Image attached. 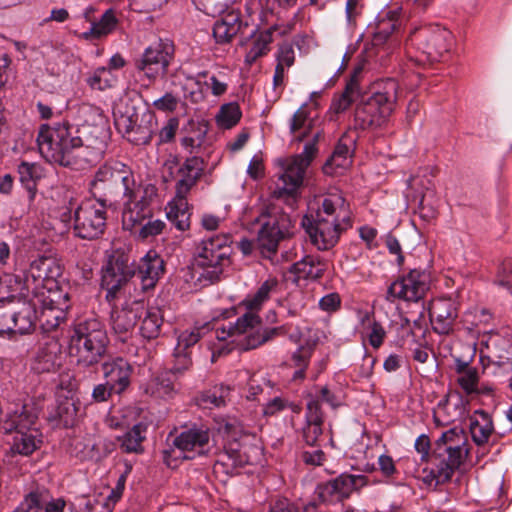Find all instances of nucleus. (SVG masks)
I'll return each mask as SVG.
<instances>
[{
  "mask_svg": "<svg viewBox=\"0 0 512 512\" xmlns=\"http://www.w3.org/2000/svg\"><path fill=\"white\" fill-rule=\"evenodd\" d=\"M10 435L11 439L8 443L12 455L29 456L39 449L42 443L39 429L28 430V432L18 431Z\"/></svg>",
  "mask_w": 512,
  "mask_h": 512,
  "instance_id": "2f4dec72",
  "label": "nucleus"
},
{
  "mask_svg": "<svg viewBox=\"0 0 512 512\" xmlns=\"http://www.w3.org/2000/svg\"><path fill=\"white\" fill-rule=\"evenodd\" d=\"M229 241L230 238L225 235L210 237L202 241L195 259V265L204 270L200 274L199 280L204 278L209 283L219 280L223 267L229 263Z\"/></svg>",
  "mask_w": 512,
  "mask_h": 512,
  "instance_id": "9d476101",
  "label": "nucleus"
},
{
  "mask_svg": "<svg viewBox=\"0 0 512 512\" xmlns=\"http://www.w3.org/2000/svg\"><path fill=\"white\" fill-rule=\"evenodd\" d=\"M173 56V43L169 40L160 39L158 42L147 47L143 54L135 59V69L145 81L143 83L145 88H148L158 77H163L167 74Z\"/></svg>",
  "mask_w": 512,
  "mask_h": 512,
  "instance_id": "9b49d317",
  "label": "nucleus"
},
{
  "mask_svg": "<svg viewBox=\"0 0 512 512\" xmlns=\"http://www.w3.org/2000/svg\"><path fill=\"white\" fill-rule=\"evenodd\" d=\"M106 381L114 387L115 393H122L130 384L132 367L125 359L117 357L102 363Z\"/></svg>",
  "mask_w": 512,
  "mask_h": 512,
  "instance_id": "c85d7f7f",
  "label": "nucleus"
},
{
  "mask_svg": "<svg viewBox=\"0 0 512 512\" xmlns=\"http://www.w3.org/2000/svg\"><path fill=\"white\" fill-rule=\"evenodd\" d=\"M135 185L131 169L121 162H111L100 167L91 182L93 195L100 198L123 193L127 195Z\"/></svg>",
  "mask_w": 512,
  "mask_h": 512,
  "instance_id": "1a4fd4ad",
  "label": "nucleus"
},
{
  "mask_svg": "<svg viewBox=\"0 0 512 512\" xmlns=\"http://www.w3.org/2000/svg\"><path fill=\"white\" fill-rule=\"evenodd\" d=\"M126 196L128 201L122 213V224L125 230L135 232L145 220L152 217L150 205L156 196V188L151 185L134 188Z\"/></svg>",
  "mask_w": 512,
  "mask_h": 512,
  "instance_id": "dca6fc26",
  "label": "nucleus"
},
{
  "mask_svg": "<svg viewBox=\"0 0 512 512\" xmlns=\"http://www.w3.org/2000/svg\"><path fill=\"white\" fill-rule=\"evenodd\" d=\"M144 312L145 304L141 300L126 301L120 308L114 307L110 316L113 332L125 341Z\"/></svg>",
  "mask_w": 512,
  "mask_h": 512,
  "instance_id": "b1692460",
  "label": "nucleus"
},
{
  "mask_svg": "<svg viewBox=\"0 0 512 512\" xmlns=\"http://www.w3.org/2000/svg\"><path fill=\"white\" fill-rule=\"evenodd\" d=\"M450 32L439 26L416 29L410 35V42L427 56L430 61H439L449 50Z\"/></svg>",
  "mask_w": 512,
  "mask_h": 512,
  "instance_id": "6ab92c4d",
  "label": "nucleus"
},
{
  "mask_svg": "<svg viewBox=\"0 0 512 512\" xmlns=\"http://www.w3.org/2000/svg\"><path fill=\"white\" fill-rule=\"evenodd\" d=\"M336 487L337 486L334 484L333 480H330L323 484H319L316 489L319 499L324 503L341 501V498L338 497V492L336 491L337 490Z\"/></svg>",
  "mask_w": 512,
  "mask_h": 512,
  "instance_id": "bf43d9fd",
  "label": "nucleus"
},
{
  "mask_svg": "<svg viewBox=\"0 0 512 512\" xmlns=\"http://www.w3.org/2000/svg\"><path fill=\"white\" fill-rule=\"evenodd\" d=\"M484 344L488 351V364L484 370L495 375L500 370V375L512 377V336L491 333Z\"/></svg>",
  "mask_w": 512,
  "mask_h": 512,
  "instance_id": "a211bd4d",
  "label": "nucleus"
},
{
  "mask_svg": "<svg viewBox=\"0 0 512 512\" xmlns=\"http://www.w3.org/2000/svg\"><path fill=\"white\" fill-rule=\"evenodd\" d=\"M177 378L170 370L161 371L152 382L153 394L161 398L170 396L175 391Z\"/></svg>",
  "mask_w": 512,
  "mask_h": 512,
  "instance_id": "a18cd8bd",
  "label": "nucleus"
},
{
  "mask_svg": "<svg viewBox=\"0 0 512 512\" xmlns=\"http://www.w3.org/2000/svg\"><path fill=\"white\" fill-rule=\"evenodd\" d=\"M51 305L52 299L44 298L43 294H32L30 298L19 300L17 306L12 304L13 333L31 332L38 318V307L47 308Z\"/></svg>",
  "mask_w": 512,
  "mask_h": 512,
  "instance_id": "aec40b11",
  "label": "nucleus"
},
{
  "mask_svg": "<svg viewBox=\"0 0 512 512\" xmlns=\"http://www.w3.org/2000/svg\"><path fill=\"white\" fill-rule=\"evenodd\" d=\"M311 128V124L308 123V112L303 108H299L293 115L290 131L296 133L301 129H305V132L298 136L297 140L302 141L306 136L308 130Z\"/></svg>",
  "mask_w": 512,
  "mask_h": 512,
  "instance_id": "864d4df0",
  "label": "nucleus"
},
{
  "mask_svg": "<svg viewBox=\"0 0 512 512\" xmlns=\"http://www.w3.org/2000/svg\"><path fill=\"white\" fill-rule=\"evenodd\" d=\"M369 326L371 329L368 334L369 343L372 347L379 348L383 343L386 332L383 326L376 321H373Z\"/></svg>",
  "mask_w": 512,
  "mask_h": 512,
  "instance_id": "69168bd1",
  "label": "nucleus"
},
{
  "mask_svg": "<svg viewBox=\"0 0 512 512\" xmlns=\"http://www.w3.org/2000/svg\"><path fill=\"white\" fill-rule=\"evenodd\" d=\"M351 225L348 206L340 195L325 198L314 214L305 215L302 219L311 243L319 250L334 247L341 233Z\"/></svg>",
  "mask_w": 512,
  "mask_h": 512,
  "instance_id": "f03ea898",
  "label": "nucleus"
},
{
  "mask_svg": "<svg viewBox=\"0 0 512 512\" xmlns=\"http://www.w3.org/2000/svg\"><path fill=\"white\" fill-rule=\"evenodd\" d=\"M209 439L208 430L192 428L183 431L173 439L174 449L164 451L165 459L171 454L175 459H193L195 454L203 455Z\"/></svg>",
  "mask_w": 512,
  "mask_h": 512,
  "instance_id": "4be33fe9",
  "label": "nucleus"
},
{
  "mask_svg": "<svg viewBox=\"0 0 512 512\" xmlns=\"http://www.w3.org/2000/svg\"><path fill=\"white\" fill-rule=\"evenodd\" d=\"M241 110L237 103L224 104L216 116L217 123L224 129L235 126L241 118Z\"/></svg>",
  "mask_w": 512,
  "mask_h": 512,
  "instance_id": "49530a36",
  "label": "nucleus"
},
{
  "mask_svg": "<svg viewBox=\"0 0 512 512\" xmlns=\"http://www.w3.org/2000/svg\"><path fill=\"white\" fill-rule=\"evenodd\" d=\"M109 70L101 67L95 70L94 74L88 78L87 82L92 89L103 91L112 86L110 79L105 77L109 74Z\"/></svg>",
  "mask_w": 512,
  "mask_h": 512,
  "instance_id": "052dcab7",
  "label": "nucleus"
},
{
  "mask_svg": "<svg viewBox=\"0 0 512 512\" xmlns=\"http://www.w3.org/2000/svg\"><path fill=\"white\" fill-rule=\"evenodd\" d=\"M261 223L257 243L264 257L271 259L276 254L279 242L283 240L292 226L291 217L276 204L265 208L255 219Z\"/></svg>",
  "mask_w": 512,
  "mask_h": 512,
  "instance_id": "0eeeda50",
  "label": "nucleus"
},
{
  "mask_svg": "<svg viewBox=\"0 0 512 512\" xmlns=\"http://www.w3.org/2000/svg\"><path fill=\"white\" fill-rule=\"evenodd\" d=\"M306 423L302 428V437L307 445L316 446L319 437L323 433L324 413L321 408L320 400L310 396L306 404L305 413Z\"/></svg>",
  "mask_w": 512,
  "mask_h": 512,
  "instance_id": "cd10ccee",
  "label": "nucleus"
},
{
  "mask_svg": "<svg viewBox=\"0 0 512 512\" xmlns=\"http://www.w3.org/2000/svg\"><path fill=\"white\" fill-rule=\"evenodd\" d=\"M260 457V448L249 443V439L244 437L240 440L229 441L223 451L217 454L214 467L216 470L222 469L225 474L229 475L239 467L257 463Z\"/></svg>",
  "mask_w": 512,
  "mask_h": 512,
  "instance_id": "ddd939ff",
  "label": "nucleus"
},
{
  "mask_svg": "<svg viewBox=\"0 0 512 512\" xmlns=\"http://www.w3.org/2000/svg\"><path fill=\"white\" fill-rule=\"evenodd\" d=\"M72 346L77 352L79 373L97 374V365L105 358L109 338L103 323L89 318L77 323L71 337Z\"/></svg>",
  "mask_w": 512,
  "mask_h": 512,
  "instance_id": "7ed1b4c3",
  "label": "nucleus"
},
{
  "mask_svg": "<svg viewBox=\"0 0 512 512\" xmlns=\"http://www.w3.org/2000/svg\"><path fill=\"white\" fill-rule=\"evenodd\" d=\"M289 271L296 276L295 281H299L300 279L316 280L322 277L325 271V264L319 257L307 255L300 261L294 263Z\"/></svg>",
  "mask_w": 512,
  "mask_h": 512,
  "instance_id": "72a5a7b5",
  "label": "nucleus"
},
{
  "mask_svg": "<svg viewBox=\"0 0 512 512\" xmlns=\"http://www.w3.org/2000/svg\"><path fill=\"white\" fill-rule=\"evenodd\" d=\"M116 25V18L112 10H107L101 17L100 21L94 23L85 37L100 38L101 36L109 34Z\"/></svg>",
  "mask_w": 512,
  "mask_h": 512,
  "instance_id": "8fccbe9b",
  "label": "nucleus"
},
{
  "mask_svg": "<svg viewBox=\"0 0 512 512\" xmlns=\"http://www.w3.org/2000/svg\"><path fill=\"white\" fill-rule=\"evenodd\" d=\"M348 137L343 136L336 145L333 154L323 166L325 174L334 175L338 169H345L351 163V143H347Z\"/></svg>",
  "mask_w": 512,
  "mask_h": 512,
  "instance_id": "f704fd0d",
  "label": "nucleus"
},
{
  "mask_svg": "<svg viewBox=\"0 0 512 512\" xmlns=\"http://www.w3.org/2000/svg\"><path fill=\"white\" fill-rule=\"evenodd\" d=\"M242 21L239 14L230 12L217 20L213 27V36L217 43L226 44L239 33Z\"/></svg>",
  "mask_w": 512,
  "mask_h": 512,
  "instance_id": "473e14b6",
  "label": "nucleus"
},
{
  "mask_svg": "<svg viewBox=\"0 0 512 512\" xmlns=\"http://www.w3.org/2000/svg\"><path fill=\"white\" fill-rule=\"evenodd\" d=\"M360 73V67L355 69L353 75L351 76L349 82L346 85L343 94L333 102L332 107L336 113H341L347 110L350 107V105L359 97L360 89L358 75Z\"/></svg>",
  "mask_w": 512,
  "mask_h": 512,
  "instance_id": "e433bc0d",
  "label": "nucleus"
},
{
  "mask_svg": "<svg viewBox=\"0 0 512 512\" xmlns=\"http://www.w3.org/2000/svg\"><path fill=\"white\" fill-rule=\"evenodd\" d=\"M320 132L313 136V141L304 146L302 154L291 158L284 173L280 176L282 186H278L273 192V198L285 199L286 203L293 209L296 202V192L301 186L305 170L317 154L316 143L320 138Z\"/></svg>",
  "mask_w": 512,
  "mask_h": 512,
  "instance_id": "6e6552de",
  "label": "nucleus"
},
{
  "mask_svg": "<svg viewBox=\"0 0 512 512\" xmlns=\"http://www.w3.org/2000/svg\"><path fill=\"white\" fill-rule=\"evenodd\" d=\"M78 409V405L73 398L59 397L54 414L51 417L67 428L74 424Z\"/></svg>",
  "mask_w": 512,
  "mask_h": 512,
  "instance_id": "4c0bfd02",
  "label": "nucleus"
},
{
  "mask_svg": "<svg viewBox=\"0 0 512 512\" xmlns=\"http://www.w3.org/2000/svg\"><path fill=\"white\" fill-rule=\"evenodd\" d=\"M282 333V327H262L260 325V318L251 312L239 317L234 324L230 323L227 329H222V334H227V336L247 334L241 342L242 349L246 351L255 349ZM217 338L224 340L226 336L217 333Z\"/></svg>",
  "mask_w": 512,
  "mask_h": 512,
  "instance_id": "f8f14e48",
  "label": "nucleus"
},
{
  "mask_svg": "<svg viewBox=\"0 0 512 512\" xmlns=\"http://www.w3.org/2000/svg\"><path fill=\"white\" fill-rule=\"evenodd\" d=\"M139 115L134 108L126 109L124 112L117 108L114 111V123L117 130L134 145H147L150 143L155 132V124L152 116H142L138 123Z\"/></svg>",
  "mask_w": 512,
  "mask_h": 512,
  "instance_id": "4468645a",
  "label": "nucleus"
},
{
  "mask_svg": "<svg viewBox=\"0 0 512 512\" xmlns=\"http://www.w3.org/2000/svg\"><path fill=\"white\" fill-rule=\"evenodd\" d=\"M429 316L434 331L447 335L453 331L458 316L456 304L450 298L435 299L430 304Z\"/></svg>",
  "mask_w": 512,
  "mask_h": 512,
  "instance_id": "a878e982",
  "label": "nucleus"
},
{
  "mask_svg": "<svg viewBox=\"0 0 512 512\" xmlns=\"http://www.w3.org/2000/svg\"><path fill=\"white\" fill-rule=\"evenodd\" d=\"M32 282V294H43L46 299L51 298V288H46L62 275L61 265L51 257H40L34 260L27 271Z\"/></svg>",
  "mask_w": 512,
  "mask_h": 512,
  "instance_id": "412c9836",
  "label": "nucleus"
},
{
  "mask_svg": "<svg viewBox=\"0 0 512 512\" xmlns=\"http://www.w3.org/2000/svg\"><path fill=\"white\" fill-rule=\"evenodd\" d=\"M37 143L39 152L50 163L71 166L83 160L80 136H73L67 122L40 127Z\"/></svg>",
  "mask_w": 512,
  "mask_h": 512,
  "instance_id": "20e7f679",
  "label": "nucleus"
},
{
  "mask_svg": "<svg viewBox=\"0 0 512 512\" xmlns=\"http://www.w3.org/2000/svg\"><path fill=\"white\" fill-rule=\"evenodd\" d=\"M468 455L465 434L462 429L452 428L444 432L435 442L432 457L438 462L431 475L436 484H444L451 480L454 472L459 469Z\"/></svg>",
  "mask_w": 512,
  "mask_h": 512,
  "instance_id": "423d86ee",
  "label": "nucleus"
},
{
  "mask_svg": "<svg viewBox=\"0 0 512 512\" xmlns=\"http://www.w3.org/2000/svg\"><path fill=\"white\" fill-rule=\"evenodd\" d=\"M55 349L56 344L45 345L39 348L32 364V369L36 373L51 372L57 368L58 356Z\"/></svg>",
  "mask_w": 512,
  "mask_h": 512,
  "instance_id": "58836bf2",
  "label": "nucleus"
},
{
  "mask_svg": "<svg viewBox=\"0 0 512 512\" xmlns=\"http://www.w3.org/2000/svg\"><path fill=\"white\" fill-rule=\"evenodd\" d=\"M165 228V222L159 219L151 220L150 218L146 223H142L134 232L138 234L139 238L147 239L149 237H154L162 233Z\"/></svg>",
  "mask_w": 512,
  "mask_h": 512,
  "instance_id": "5fc2aeb1",
  "label": "nucleus"
},
{
  "mask_svg": "<svg viewBox=\"0 0 512 512\" xmlns=\"http://www.w3.org/2000/svg\"><path fill=\"white\" fill-rule=\"evenodd\" d=\"M460 376L458 377V383L461 388L467 393L471 394L477 392L478 384V373L475 368L469 367L466 363L458 365L457 369Z\"/></svg>",
  "mask_w": 512,
  "mask_h": 512,
  "instance_id": "de8ad7c7",
  "label": "nucleus"
},
{
  "mask_svg": "<svg viewBox=\"0 0 512 512\" xmlns=\"http://www.w3.org/2000/svg\"><path fill=\"white\" fill-rule=\"evenodd\" d=\"M12 303L0 300V335L4 333H13L12 323Z\"/></svg>",
  "mask_w": 512,
  "mask_h": 512,
  "instance_id": "13d9d810",
  "label": "nucleus"
},
{
  "mask_svg": "<svg viewBox=\"0 0 512 512\" xmlns=\"http://www.w3.org/2000/svg\"><path fill=\"white\" fill-rule=\"evenodd\" d=\"M61 314V310L56 307L54 300L52 299V305L43 308L38 307V318L42 325H46L47 329L56 328L59 325V319Z\"/></svg>",
  "mask_w": 512,
  "mask_h": 512,
  "instance_id": "603ef678",
  "label": "nucleus"
},
{
  "mask_svg": "<svg viewBox=\"0 0 512 512\" xmlns=\"http://www.w3.org/2000/svg\"><path fill=\"white\" fill-rule=\"evenodd\" d=\"M205 169V162L198 156L187 158L180 164L177 158L165 161L163 166V180L175 181V197L169 203L168 219L180 231L190 227V211L187 195L201 178Z\"/></svg>",
  "mask_w": 512,
  "mask_h": 512,
  "instance_id": "f257e3e1",
  "label": "nucleus"
},
{
  "mask_svg": "<svg viewBox=\"0 0 512 512\" xmlns=\"http://www.w3.org/2000/svg\"><path fill=\"white\" fill-rule=\"evenodd\" d=\"M147 425L135 424L130 430L118 437L120 447L125 453H142V443L146 439Z\"/></svg>",
  "mask_w": 512,
  "mask_h": 512,
  "instance_id": "c9c22d12",
  "label": "nucleus"
},
{
  "mask_svg": "<svg viewBox=\"0 0 512 512\" xmlns=\"http://www.w3.org/2000/svg\"><path fill=\"white\" fill-rule=\"evenodd\" d=\"M313 348L311 346H301L292 354L293 365L298 369L293 375L294 380H302L305 377V370L312 356Z\"/></svg>",
  "mask_w": 512,
  "mask_h": 512,
  "instance_id": "09e8293b",
  "label": "nucleus"
},
{
  "mask_svg": "<svg viewBox=\"0 0 512 512\" xmlns=\"http://www.w3.org/2000/svg\"><path fill=\"white\" fill-rule=\"evenodd\" d=\"M278 281L275 278L266 280L257 290L253 302V305H260L269 298L270 293L277 287Z\"/></svg>",
  "mask_w": 512,
  "mask_h": 512,
  "instance_id": "0e129e2a",
  "label": "nucleus"
},
{
  "mask_svg": "<svg viewBox=\"0 0 512 512\" xmlns=\"http://www.w3.org/2000/svg\"><path fill=\"white\" fill-rule=\"evenodd\" d=\"M163 272L164 261L162 258L155 252L153 254L148 253L145 258L142 259L138 271H135V277L141 281L142 289L148 290L156 285V282Z\"/></svg>",
  "mask_w": 512,
  "mask_h": 512,
  "instance_id": "7c9ffc66",
  "label": "nucleus"
},
{
  "mask_svg": "<svg viewBox=\"0 0 512 512\" xmlns=\"http://www.w3.org/2000/svg\"><path fill=\"white\" fill-rule=\"evenodd\" d=\"M429 277L425 271L411 270L406 276L393 282L387 292V299L418 301L428 290Z\"/></svg>",
  "mask_w": 512,
  "mask_h": 512,
  "instance_id": "5701e85b",
  "label": "nucleus"
},
{
  "mask_svg": "<svg viewBox=\"0 0 512 512\" xmlns=\"http://www.w3.org/2000/svg\"><path fill=\"white\" fill-rule=\"evenodd\" d=\"M108 199L99 198L98 203L86 202L75 211L74 231L82 239L93 240L98 238L105 229L106 210Z\"/></svg>",
  "mask_w": 512,
  "mask_h": 512,
  "instance_id": "2eb2a0df",
  "label": "nucleus"
},
{
  "mask_svg": "<svg viewBox=\"0 0 512 512\" xmlns=\"http://www.w3.org/2000/svg\"><path fill=\"white\" fill-rule=\"evenodd\" d=\"M398 83L386 79L377 83L370 96L362 98L354 114L355 127L366 130L380 127L394 111Z\"/></svg>",
  "mask_w": 512,
  "mask_h": 512,
  "instance_id": "39448f33",
  "label": "nucleus"
},
{
  "mask_svg": "<svg viewBox=\"0 0 512 512\" xmlns=\"http://www.w3.org/2000/svg\"><path fill=\"white\" fill-rule=\"evenodd\" d=\"M173 357V366L169 370L176 374L177 376L182 374L184 371L188 370L192 365V360L189 352H178L177 349H175Z\"/></svg>",
  "mask_w": 512,
  "mask_h": 512,
  "instance_id": "680f3d73",
  "label": "nucleus"
},
{
  "mask_svg": "<svg viewBox=\"0 0 512 512\" xmlns=\"http://www.w3.org/2000/svg\"><path fill=\"white\" fill-rule=\"evenodd\" d=\"M37 166L35 164L22 162L18 167V173L22 183L26 185L28 190L35 188V178L37 177Z\"/></svg>",
  "mask_w": 512,
  "mask_h": 512,
  "instance_id": "4d7b16f0",
  "label": "nucleus"
},
{
  "mask_svg": "<svg viewBox=\"0 0 512 512\" xmlns=\"http://www.w3.org/2000/svg\"><path fill=\"white\" fill-rule=\"evenodd\" d=\"M202 337L199 328L191 331H184L178 336V341L175 349L177 351L188 352V349L195 345Z\"/></svg>",
  "mask_w": 512,
  "mask_h": 512,
  "instance_id": "6e6d98bb",
  "label": "nucleus"
},
{
  "mask_svg": "<svg viewBox=\"0 0 512 512\" xmlns=\"http://www.w3.org/2000/svg\"><path fill=\"white\" fill-rule=\"evenodd\" d=\"M37 419L36 408L30 404H23L7 413L2 429L6 434L18 433V431L28 432V430L38 429Z\"/></svg>",
  "mask_w": 512,
  "mask_h": 512,
  "instance_id": "bb28decb",
  "label": "nucleus"
},
{
  "mask_svg": "<svg viewBox=\"0 0 512 512\" xmlns=\"http://www.w3.org/2000/svg\"><path fill=\"white\" fill-rule=\"evenodd\" d=\"M294 59V50L290 45L280 46L277 54V65H281L283 68L290 67L293 65Z\"/></svg>",
  "mask_w": 512,
  "mask_h": 512,
  "instance_id": "774afa93",
  "label": "nucleus"
},
{
  "mask_svg": "<svg viewBox=\"0 0 512 512\" xmlns=\"http://www.w3.org/2000/svg\"><path fill=\"white\" fill-rule=\"evenodd\" d=\"M145 317L140 326V332L144 338L154 339L160 335L163 316L158 308L145 309Z\"/></svg>",
  "mask_w": 512,
  "mask_h": 512,
  "instance_id": "79ce46f5",
  "label": "nucleus"
},
{
  "mask_svg": "<svg viewBox=\"0 0 512 512\" xmlns=\"http://www.w3.org/2000/svg\"><path fill=\"white\" fill-rule=\"evenodd\" d=\"M135 276L133 261L124 252L115 251L103 269L102 287L107 290L106 299L112 301L118 291Z\"/></svg>",
  "mask_w": 512,
  "mask_h": 512,
  "instance_id": "f3484780",
  "label": "nucleus"
},
{
  "mask_svg": "<svg viewBox=\"0 0 512 512\" xmlns=\"http://www.w3.org/2000/svg\"><path fill=\"white\" fill-rule=\"evenodd\" d=\"M76 133L82 142L83 160L92 162L102 157L108 139V131L103 124H85Z\"/></svg>",
  "mask_w": 512,
  "mask_h": 512,
  "instance_id": "393cba45",
  "label": "nucleus"
},
{
  "mask_svg": "<svg viewBox=\"0 0 512 512\" xmlns=\"http://www.w3.org/2000/svg\"><path fill=\"white\" fill-rule=\"evenodd\" d=\"M2 291L5 292V300L13 299L16 296L19 300L32 296V282L28 272L22 271L17 274H4L1 277Z\"/></svg>",
  "mask_w": 512,
  "mask_h": 512,
  "instance_id": "c756f323",
  "label": "nucleus"
},
{
  "mask_svg": "<svg viewBox=\"0 0 512 512\" xmlns=\"http://www.w3.org/2000/svg\"><path fill=\"white\" fill-rule=\"evenodd\" d=\"M495 283L512 293V263H503L499 267Z\"/></svg>",
  "mask_w": 512,
  "mask_h": 512,
  "instance_id": "e2e57ef3",
  "label": "nucleus"
},
{
  "mask_svg": "<svg viewBox=\"0 0 512 512\" xmlns=\"http://www.w3.org/2000/svg\"><path fill=\"white\" fill-rule=\"evenodd\" d=\"M45 491H31L14 512H43Z\"/></svg>",
  "mask_w": 512,
  "mask_h": 512,
  "instance_id": "3c124183",
  "label": "nucleus"
},
{
  "mask_svg": "<svg viewBox=\"0 0 512 512\" xmlns=\"http://www.w3.org/2000/svg\"><path fill=\"white\" fill-rule=\"evenodd\" d=\"M272 42V32L266 30L254 36L252 46L247 51L245 63L251 66L256 60L269 51V44Z\"/></svg>",
  "mask_w": 512,
  "mask_h": 512,
  "instance_id": "37998d69",
  "label": "nucleus"
},
{
  "mask_svg": "<svg viewBox=\"0 0 512 512\" xmlns=\"http://www.w3.org/2000/svg\"><path fill=\"white\" fill-rule=\"evenodd\" d=\"M493 431L492 420L485 412L479 413V418L470 424L472 439L478 446L486 444Z\"/></svg>",
  "mask_w": 512,
  "mask_h": 512,
  "instance_id": "a19ab883",
  "label": "nucleus"
},
{
  "mask_svg": "<svg viewBox=\"0 0 512 512\" xmlns=\"http://www.w3.org/2000/svg\"><path fill=\"white\" fill-rule=\"evenodd\" d=\"M115 393L114 387L107 381L103 384H98L92 391V398L95 402L107 401L112 394Z\"/></svg>",
  "mask_w": 512,
  "mask_h": 512,
  "instance_id": "338daca9",
  "label": "nucleus"
},
{
  "mask_svg": "<svg viewBox=\"0 0 512 512\" xmlns=\"http://www.w3.org/2000/svg\"><path fill=\"white\" fill-rule=\"evenodd\" d=\"M229 394L230 387L224 385L214 386L212 389L203 392L197 398V402L203 408H218L226 405Z\"/></svg>",
  "mask_w": 512,
  "mask_h": 512,
  "instance_id": "ea45409f",
  "label": "nucleus"
},
{
  "mask_svg": "<svg viewBox=\"0 0 512 512\" xmlns=\"http://www.w3.org/2000/svg\"><path fill=\"white\" fill-rule=\"evenodd\" d=\"M334 484L337 486L338 497L341 500L350 496V494L360 487L365 485V477L362 475H348L341 474L333 479Z\"/></svg>",
  "mask_w": 512,
  "mask_h": 512,
  "instance_id": "c03bdc74",
  "label": "nucleus"
}]
</instances>
